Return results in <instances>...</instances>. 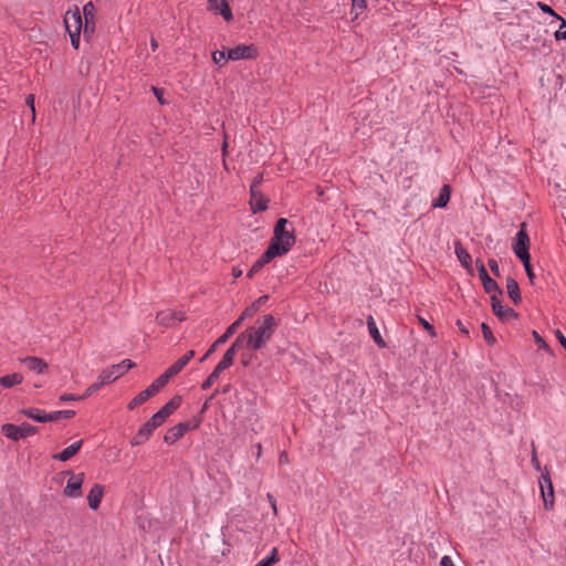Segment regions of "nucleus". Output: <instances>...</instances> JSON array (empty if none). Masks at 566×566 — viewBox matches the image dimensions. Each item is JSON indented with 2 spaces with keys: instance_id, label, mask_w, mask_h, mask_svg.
Segmentation results:
<instances>
[{
  "instance_id": "1",
  "label": "nucleus",
  "mask_w": 566,
  "mask_h": 566,
  "mask_svg": "<svg viewBox=\"0 0 566 566\" xmlns=\"http://www.w3.org/2000/svg\"><path fill=\"white\" fill-rule=\"evenodd\" d=\"M295 242L293 226L286 218H280L274 226L273 237L266 250L269 255L282 256L291 250Z\"/></svg>"
},
{
  "instance_id": "2",
  "label": "nucleus",
  "mask_w": 566,
  "mask_h": 566,
  "mask_svg": "<svg viewBox=\"0 0 566 566\" xmlns=\"http://www.w3.org/2000/svg\"><path fill=\"white\" fill-rule=\"evenodd\" d=\"M276 326L272 314H266L255 322V325L245 329L248 336V348L252 350L261 349L274 334Z\"/></svg>"
},
{
  "instance_id": "3",
  "label": "nucleus",
  "mask_w": 566,
  "mask_h": 566,
  "mask_svg": "<svg viewBox=\"0 0 566 566\" xmlns=\"http://www.w3.org/2000/svg\"><path fill=\"white\" fill-rule=\"evenodd\" d=\"M64 25L70 35L71 45L77 50L80 48V39L83 28L82 13L77 6H73L65 12Z\"/></svg>"
},
{
  "instance_id": "4",
  "label": "nucleus",
  "mask_w": 566,
  "mask_h": 566,
  "mask_svg": "<svg viewBox=\"0 0 566 566\" xmlns=\"http://www.w3.org/2000/svg\"><path fill=\"white\" fill-rule=\"evenodd\" d=\"M527 224L525 222H522L520 226V230L515 234L512 243V250L516 258H518L521 261L531 259L530 255V247L531 241L530 237L526 231Z\"/></svg>"
},
{
  "instance_id": "5",
  "label": "nucleus",
  "mask_w": 566,
  "mask_h": 566,
  "mask_svg": "<svg viewBox=\"0 0 566 566\" xmlns=\"http://www.w3.org/2000/svg\"><path fill=\"white\" fill-rule=\"evenodd\" d=\"M3 436L12 441H19L27 437L33 436L38 432V428L31 426L28 422H23L20 426L13 423H6L1 428Z\"/></svg>"
},
{
  "instance_id": "6",
  "label": "nucleus",
  "mask_w": 566,
  "mask_h": 566,
  "mask_svg": "<svg viewBox=\"0 0 566 566\" xmlns=\"http://www.w3.org/2000/svg\"><path fill=\"white\" fill-rule=\"evenodd\" d=\"M135 366V363L130 359H124L119 364L112 365L101 371L102 378L112 384L123 375H125L130 368Z\"/></svg>"
},
{
  "instance_id": "7",
  "label": "nucleus",
  "mask_w": 566,
  "mask_h": 566,
  "mask_svg": "<svg viewBox=\"0 0 566 566\" xmlns=\"http://www.w3.org/2000/svg\"><path fill=\"white\" fill-rule=\"evenodd\" d=\"M258 49L253 44H239L227 51V61L254 60Z\"/></svg>"
},
{
  "instance_id": "8",
  "label": "nucleus",
  "mask_w": 566,
  "mask_h": 566,
  "mask_svg": "<svg viewBox=\"0 0 566 566\" xmlns=\"http://www.w3.org/2000/svg\"><path fill=\"white\" fill-rule=\"evenodd\" d=\"M71 474V478L69 479L63 493L67 497H80L82 495V485L84 482V473L78 474H72L70 471L67 472Z\"/></svg>"
},
{
  "instance_id": "9",
  "label": "nucleus",
  "mask_w": 566,
  "mask_h": 566,
  "mask_svg": "<svg viewBox=\"0 0 566 566\" xmlns=\"http://www.w3.org/2000/svg\"><path fill=\"white\" fill-rule=\"evenodd\" d=\"M541 493L544 502V507L547 511L554 507V488L548 474L542 475L539 480Z\"/></svg>"
},
{
  "instance_id": "10",
  "label": "nucleus",
  "mask_w": 566,
  "mask_h": 566,
  "mask_svg": "<svg viewBox=\"0 0 566 566\" xmlns=\"http://www.w3.org/2000/svg\"><path fill=\"white\" fill-rule=\"evenodd\" d=\"M268 203L269 200L261 190L250 189V207L253 213L265 211Z\"/></svg>"
},
{
  "instance_id": "11",
  "label": "nucleus",
  "mask_w": 566,
  "mask_h": 566,
  "mask_svg": "<svg viewBox=\"0 0 566 566\" xmlns=\"http://www.w3.org/2000/svg\"><path fill=\"white\" fill-rule=\"evenodd\" d=\"M454 253L460 264L470 273H473L472 258L460 240L454 242Z\"/></svg>"
},
{
  "instance_id": "12",
  "label": "nucleus",
  "mask_w": 566,
  "mask_h": 566,
  "mask_svg": "<svg viewBox=\"0 0 566 566\" xmlns=\"http://www.w3.org/2000/svg\"><path fill=\"white\" fill-rule=\"evenodd\" d=\"M208 9L219 13L228 22L233 19L232 11L227 0H208Z\"/></svg>"
},
{
  "instance_id": "13",
  "label": "nucleus",
  "mask_w": 566,
  "mask_h": 566,
  "mask_svg": "<svg viewBox=\"0 0 566 566\" xmlns=\"http://www.w3.org/2000/svg\"><path fill=\"white\" fill-rule=\"evenodd\" d=\"M491 304L493 312L501 319H510L517 316V313L513 308L502 305L500 296H492Z\"/></svg>"
},
{
  "instance_id": "14",
  "label": "nucleus",
  "mask_w": 566,
  "mask_h": 566,
  "mask_svg": "<svg viewBox=\"0 0 566 566\" xmlns=\"http://www.w3.org/2000/svg\"><path fill=\"white\" fill-rule=\"evenodd\" d=\"M20 363L23 364L30 371L38 375L44 374L48 369V364L40 357L28 356L20 358Z\"/></svg>"
},
{
  "instance_id": "15",
  "label": "nucleus",
  "mask_w": 566,
  "mask_h": 566,
  "mask_svg": "<svg viewBox=\"0 0 566 566\" xmlns=\"http://www.w3.org/2000/svg\"><path fill=\"white\" fill-rule=\"evenodd\" d=\"M156 427L148 420L145 422L132 440V446H140L146 442L153 434Z\"/></svg>"
},
{
  "instance_id": "16",
  "label": "nucleus",
  "mask_w": 566,
  "mask_h": 566,
  "mask_svg": "<svg viewBox=\"0 0 566 566\" xmlns=\"http://www.w3.org/2000/svg\"><path fill=\"white\" fill-rule=\"evenodd\" d=\"M238 329V323H232L226 332L210 346L205 356L200 359V361H205L217 348V346L226 343Z\"/></svg>"
},
{
  "instance_id": "17",
  "label": "nucleus",
  "mask_w": 566,
  "mask_h": 566,
  "mask_svg": "<svg viewBox=\"0 0 566 566\" xmlns=\"http://www.w3.org/2000/svg\"><path fill=\"white\" fill-rule=\"evenodd\" d=\"M104 486L102 484H94L87 494V502L91 510L96 511L103 499Z\"/></svg>"
},
{
  "instance_id": "18",
  "label": "nucleus",
  "mask_w": 566,
  "mask_h": 566,
  "mask_svg": "<svg viewBox=\"0 0 566 566\" xmlns=\"http://www.w3.org/2000/svg\"><path fill=\"white\" fill-rule=\"evenodd\" d=\"M176 319L184 321L185 317L182 315H178L176 312H174L171 310L161 311V312L157 313V315H156V322L164 327L171 326V324Z\"/></svg>"
},
{
  "instance_id": "19",
  "label": "nucleus",
  "mask_w": 566,
  "mask_h": 566,
  "mask_svg": "<svg viewBox=\"0 0 566 566\" xmlns=\"http://www.w3.org/2000/svg\"><path fill=\"white\" fill-rule=\"evenodd\" d=\"M187 432V426L181 424V422L171 427L166 434L164 436V441L168 444L176 443L184 434Z\"/></svg>"
},
{
  "instance_id": "20",
  "label": "nucleus",
  "mask_w": 566,
  "mask_h": 566,
  "mask_svg": "<svg viewBox=\"0 0 566 566\" xmlns=\"http://www.w3.org/2000/svg\"><path fill=\"white\" fill-rule=\"evenodd\" d=\"M83 441L78 440L71 446L66 447L62 452L53 455V459L65 462L74 457L82 447Z\"/></svg>"
},
{
  "instance_id": "21",
  "label": "nucleus",
  "mask_w": 566,
  "mask_h": 566,
  "mask_svg": "<svg viewBox=\"0 0 566 566\" xmlns=\"http://www.w3.org/2000/svg\"><path fill=\"white\" fill-rule=\"evenodd\" d=\"M274 255H269V251L265 250V252L253 263L251 269L249 270L247 276L252 279L256 273L261 271V269L271 262L272 259H274Z\"/></svg>"
},
{
  "instance_id": "22",
  "label": "nucleus",
  "mask_w": 566,
  "mask_h": 566,
  "mask_svg": "<svg viewBox=\"0 0 566 566\" xmlns=\"http://www.w3.org/2000/svg\"><path fill=\"white\" fill-rule=\"evenodd\" d=\"M506 290L509 297L512 300V302L517 305L522 302L521 293H520V286L517 282L513 277L506 279Z\"/></svg>"
},
{
  "instance_id": "23",
  "label": "nucleus",
  "mask_w": 566,
  "mask_h": 566,
  "mask_svg": "<svg viewBox=\"0 0 566 566\" xmlns=\"http://www.w3.org/2000/svg\"><path fill=\"white\" fill-rule=\"evenodd\" d=\"M367 326H368V331H369V334L371 336V338L374 339V342L381 348H385L386 347V343L385 340L382 339L380 333H379V329L376 325V322L374 319V317L371 315H369L367 317Z\"/></svg>"
},
{
  "instance_id": "24",
  "label": "nucleus",
  "mask_w": 566,
  "mask_h": 566,
  "mask_svg": "<svg viewBox=\"0 0 566 566\" xmlns=\"http://www.w3.org/2000/svg\"><path fill=\"white\" fill-rule=\"evenodd\" d=\"M451 195V187L449 185H443L440 189L438 198L432 201L433 208H444L447 207Z\"/></svg>"
},
{
  "instance_id": "25",
  "label": "nucleus",
  "mask_w": 566,
  "mask_h": 566,
  "mask_svg": "<svg viewBox=\"0 0 566 566\" xmlns=\"http://www.w3.org/2000/svg\"><path fill=\"white\" fill-rule=\"evenodd\" d=\"M21 413H23L25 417H28L34 421H38V422H49L50 421V419H48V412H45L42 409L28 408V409L21 410Z\"/></svg>"
},
{
  "instance_id": "26",
  "label": "nucleus",
  "mask_w": 566,
  "mask_h": 566,
  "mask_svg": "<svg viewBox=\"0 0 566 566\" xmlns=\"http://www.w3.org/2000/svg\"><path fill=\"white\" fill-rule=\"evenodd\" d=\"M22 381H23V376L19 373H13V374L0 377V386L2 388H11L13 386L20 385Z\"/></svg>"
},
{
  "instance_id": "27",
  "label": "nucleus",
  "mask_w": 566,
  "mask_h": 566,
  "mask_svg": "<svg viewBox=\"0 0 566 566\" xmlns=\"http://www.w3.org/2000/svg\"><path fill=\"white\" fill-rule=\"evenodd\" d=\"M182 402L181 396L172 397L166 405H164L159 410L163 415L168 418L175 410H177Z\"/></svg>"
},
{
  "instance_id": "28",
  "label": "nucleus",
  "mask_w": 566,
  "mask_h": 566,
  "mask_svg": "<svg viewBox=\"0 0 566 566\" xmlns=\"http://www.w3.org/2000/svg\"><path fill=\"white\" fill-rule=\"evenodd\" d=\"M482 285L485 293H488L491 298L492 296H501L503 293L499 284L492 277L490 280H486V282H484Z\"/></svg>"
},
{
  "instance_id": "29",
  "label": "nucleus",
  "mask_w": 566,
  "mask_h": 566,
  "mask_svg": "<svg viewBox=\"0 0 566 566\" xmlns=\"http://www.w3.org/2000/svg\"><path fill=\"white\" fill-rule=\"evenodd\" d=\"M235 355H233V348H228L224 353L222 359L219 361V364L216 366L219 370L223 371L224 369L232 366L234 361Z\"/></svg>"
},
{
  "instance_id": "30",
  "label": "nucleus",
  "mask_w": 566,
  "mask_h": 566,
  "mask_svg": "<svg viewBox=\"0 0 566 566\" xmlns=\"http://www.w3.org/2000/svg\"><path fill=\"white\" fill-rule=\"evenodd\" d=\"M75 416L74 410H60V411H53L48 413V419L50 421H56L60 419H71Z\"/></svg>"
},
{
  "instance_id": "31",
  "label": "nucleus",
  "mask_w": 566,
  "mask_h": 566,
  "mask_svg": "<svg viewBox=\"0 0 566 566\" xmlns=\"http://www.w3.org/2000/svg\"><path fill=\"white\" fill-rule=\"evenodd\" d=\"M83 18H84V22L92 23V24H93V22H95V7L92 1L84 4Z\"/></svg>"
},
{
  "instance_id": "32",
  "label": "nucleus",
  "mask_w": 566,
  "mask_h": 566,
  "mask_svg": "<svg viewBox=\"0 0 566 566\" xmlns=\"http://www.w3.org/2000/svg\"><path fill=\"white\" fill-rule=\"evenodd\" d=\"M172 378L169 371L166 369L164 374H161L155 381L151 382V386L159 392L161 388H164L168 381Z\"/></svg>"
},
{
  "instance_id": "33",
  "label": "nucleus",
  "mask_w": 566,
  "mask_h": 566,
  "mask_svg": "<svg viewBox=\"0 0 566 566\" xmlns=\"http://www.w3.org/2000/svg\"><path fill=\"white\" fill-rule=\"evenodd\" d=\"M353 1V6H352V14L353 15V20H356L359 14L366 9V0H352Z\"/></svg>"
},
{
  "instance_id": "34",
  "label": "nucleus",
  "mask_w": 566,
  "mask_h": 566,
  "mask_svg": "<svg viewBox=\"0 0 566 566\" xmlns=\"http://www.w3.org/2000/svg\"><path fill=\"white\" fill-rule=\"evenodd\" d=\"M243 344L248 346V336L245 332L241 333L229 348H233V355H237L238 350L242 348Z\"/></svg>"
},
{
  "instance_id": "35",
  "label": "nucleus",
  "mask_w": 566,
  "mask_h": 566,
  "mask_svg": "<svg viewBox=\"0 0 566 566\" xmlns=\"http://www.w3.org/2000/svg\"><path fill=\"white\" fill-rule=\"evenodd\" d=\"M187 366V363L181 357L177 359L167 370L169 374L175 377L177 376L185 367Z\"/></svg>"
},
{
  "instance_id": "36",
  "label": "nucleus",
  "mask_w": 566,
  "mask_h": 566,
  "mask_svg": "<svg viewBox=\"0 0 566 566\" xmlns=\"http://www.w3.org/2000/svg\"><path fill=\"white\" fill-rule=\"evenodd\" d=\"M221 373L222 371L216 367L213 371L208 376V378L202 382L201 388L203 390L209 389L213 385V382L219 378Z\"/></svg>"
},
{
  "instance_id": "37",
  "label": "nucleus",
  "mask_w": 566,
  "mask_h": 566,
  "mask_svg": "<svg viewBox=\"0 0 566 566\" xmlns=\"http://www.w3.org/2000/svg\"><path fill=\"white\" fill-rule=\"evenodd\" d=\"M481 329H482V334H483V337H484L485 342L489 345H494L496 339H495V337H494L490 326L486 323H482L481 324Z\"/></svg>"
},
{
  "instance_id": "38",
  "label": "nucleus",
  "mask_w": 566,
  "mask_h": 566,
  "mask_svg": "<svg viewBox=\"0 0 566 566\" xmlns=\"http://www.w3.org/2000/svg\"><path fill=\"white\" fill-rule=\"evenodd\" d=\"M158 391L155 389V387H153L151 385H149L145 390L140 391L137 397H138V400H140L143 403L146 402L150 397L157 395Z\"/></svg>"
},
{
  "instance_id": "39",
  "label": "nucleus",
  "mask_w": 566,
  "mask_h": 566,
  "mask_svg": "<svg viewBox=\"0 0 566 566\" xmlns=\"http://www.w3.org/2000/svg\"><path fill=\"white\" fill-rule=\"evenodd\" d=\"M475 263H476V269H478V272H479V277H480V280H481L482 284H483L484 282H486V280H490L491 276L489 275V273L486 271V268H485V265L483 264V262L481 260L478 259L475 261Z\"/></svg>"
},
{
  "instance_id": "40",
  "label": "nucleus",
  "mask_w": 566,
  "mask_h": 566,
  "mask_svg": "<svg viewBox=\"0 0 566 566\" xmlns=\"http://www.w3.org/2000/svg\"><path fill=\"white\" fill-rule=\"evenodd\" d=\"M255 313V307L254 305L252 306H249L247 307L242 313L241 315L233 322V323H238V328L240 327V325L242 324V322L248 318V317H251L253 314Z\"/></svg>"
},
{
  "instance_id": "41",
  "label": "nucleus",
  "mask_w": 566,
  "mask_h": 566,
  "mask_svg": "<svg viewBox=\"0 0 566 566\" xmlns=\"http://www.w3.org/2000/svg\"><path fill=\"white\" fill-rule=\"evenodd\" d=\"M201 422H202V417L196 416V417H192V419H190L188 421L181 422V424H186L187 431H189V430H195V429L199 428Z\"/></svg>"
},
{
  "instance_id": "42",
  "label": "nucleus",
  "mask_w": 566,
  "mask_h": 566,
  "mask_svg": "<svg viewBox=\"0 0 566 566\" xmlns=\"http://www.w3.org/2000/svg\"><path fill=\"white\" fill-rule=\"evenodd\" d=\"M166 419H167V418H166V416H165V415H163V413L160 412V410H158L156 413H154V415L151 416V418L149 419V421H150V422H151L156 428H158V427H160V426L166 421Z\"/></svg>"
},
{
  "instance_id": "43",
  "label": "nucleus",
  "mask_w": 566,
  "mask_h": 566,
  "mask_svg": "<svg viewBox=\"0 0 566 566\" xmlns=\"http://www.w3.org/2000/svg\"><path fill=\"white\" fill-rule=\"evenodd\" d=\"M524 265V269H525V272H526V275L531 282V284H534V279H535V274L533 272V268L531 265V259H526V260H522L521 261Z\"/></svg>"
},
{
  "instance_id": "44",
  "label": "nucleus",
  "mask_w": 566,
  "mask_h": 566,
  "mask_svg": "<svg viewBox=\"0 0 566 566\" xmlns=\"http://www.w3.org/2000/svg\"><path fill=\"white\" fill-rule=\"evenodd\" d=\"M95 31V22L92 23H87V22H84L83 23V28H82V32H83V36L85 40H88L92 34L94 33Z\"/></svg>"
},
{
  "instance_id": "45",
  "label": "nucleus",
  "mask_w": 566,
  "mask_h": 566,
  "mask_svg": "<svg viewBox=\"0 0 566 566\" xmlns=\"http://www.w3.org/2000/svg\"><path fill=\"white\" fill-rule=\"evenodd\" d=\"M557 19L562 21V24L559 29L555 32V39L557 41L566 40V30H564V28L566 27V21L562 17H557Z\"/></svg>"
},
{
  "instance_id": "46",
  "label": "nucleus",
  "mask_w": 566,
  "mask_h": 566,
  "mask_svg": "<svg viewBox=\"0 0 566 566\" xmlns=\"http://www.w3.org/2000/svg\"><path fill=\"white\" fill-rule=\"evenodd\" d=\"M212 60L216 64H220L221 61H227V51L216 50L214 52H212Z\"/></svg>"
},
{
  "instance_id": "47",
  "label": "nucleus",
  "mask_w": 566,
  "mask_h": 566,
  "mask_svg": "<svg viewBox=\"0 0 566 566\" xmlns=\"http://www.w3.org/2000/svg\"><path fill=\"white\" fill-rule=\"evenodd\" d=\"M107 385V381L102 378V375L99 374L97 377V380L93 382L91 386H88V391L96 392L99 390L103 386Z\"/></svg>"
},
{
  "instance_id": "48",
  "label": "nucleus",
  "mask_w": 566,
  "mask_h": 566,
  "mask_svg": "<svg viewBox=\"0 0 566 566\" xmlns=\"http://www.w3.org/2000/svg\"><path fill=\"white\" fill-rule=\"evenodd\" d=\"M533 337H534V340H535V343L537 344V346L539 348L545 349V350L549 349L547 343L544 340V338L536 331H533Z\"/></svg>"
},
{
  "instance_id": "49",
  "label": "nucleus",
  "mask_w": 566,
  "mask_h": 566,
  "mask_svg": "<svg viewBox=\"0 0 566 566\" xmlns=\"http://www.w3.org/2000/svg\"><path fill=\"white\" fill-rule=\"evenodd\" d=\"M488 265L491 270V272L493 273L494 276L496 277H500L501 276V273H500V266H499V263L495 259H489L488 261Z\"/></svg>"
},
{
  "instance_id": "50",
  "label": "nucleus",
  "mask_w": 566,
  "mask_h": 566,
  "mask_svg": "<svg viewBox=\"0 0 566 566\" xmlns=\"http://www.w3.org/2000/svg\"><path fill=\"white\" fill-rule=\"evenodd\" d=\"M418 321L423 326V328L429 332L431 337H436L434 327L427 319L419 316Z\"/></svg>"
},
{
  "instance_id": "51",
  "label": "nucleus",
  "mask_w": 566,
  "mask_h": 566,
  "mask_svg": "<svg viewBox=\"0 0 566 566\" xmlns=\"http://www.w3.org/2000/svg\"><path fill=\"white\" fill-rule=\"evenodd\" d=\"M263 182V174H258L253 180H252V184L250 186V189H253V190H260V187Z\"/></svg>"
},
{
  "instance_id": "52",
  "label": "nucleus",
  "mask_w": 566,
  "mask_h": 566,
  "mask_svg": "<svg viewBox=\"0 0 566 566\" xmlns=\"http://www.w3.org/2000/svg\"><path fill=\"white\" fill-rule=\"evenodd\" d=\"M254 357H255V356H254V354H252V353H242V354H241V364H242L244 367H247V366H249V365L252 363V360L254 359Z\"/></svg>"
},
{
  "instance_id": "53",
  "label": "nucleus",
  "mask_w": 566,
  "mask_h": 566,
  "mask_svg": "<svg viewBox=\"0 0 566 566\" xmlns=\"http://www.w3.org/2000/svg\"><path fill=\"white\" fill-rule=\"evenodd\" d=\"M538 7L539 9L545 12V13H548L551 15H554L555 18L559 17L557 13H555V11L548 6V4H545V3H542V2H538Z\"/></svg>"
},
{
  "instance_id": "54",
  "label": "nucleus",
  "mask_w": 566,
  "mask_h": 566,
  "mask_svg": "<svg viewBox=\"0 0 566 566\" xmlns=\"http://www.w3.org/2000/svg\"><path fill=\"white\" fill-rule=\"evenodd\" d=\"M25 102H27V105L30 107L31 113H32V118L34 119V117H35L34 95L33 94L28 95Z\"/></svg>"
},
{
  "instance_id": "55",
  "label": "nucleus",
  "mask_w": 566,
  "mask_h": 566,
  "mask_svg": "<svg viewBox=\"0 0 566 566\" xmlns=\"http://www.w3.org/2000/svg\"><path fill=\"white\" fill-rule=\"evenodd\" d=\"M78 396L72 395V394H64L60 397L61 401H77Z\"/></svg>"
},
{
  "instance_id": "56",
  "label": "nucleus",
  "mask_w": 566,
  "mask_h": 566,
  "mask_svg": "<svg viewBox=\"0 0 566 566\" xmlns=\"http://www.w3.org/2000/svg\"><path fill=\"white\" fill-rule=\"evenodd\" d=\"M268 557L273 560V564H276L280 559L277 548L273 547Z\"/></svg>"
},
{
  "instance_id": "57",
  "label": "nucleus",
  "mask_w": 566,
  "mask_h": 566,
  "mask_svg": "<svg viewBox=\"0 0 566 566\" xmlns=\"http://www.w3.org/2000/svg\"><path fill=\"white\" fill-rule=\"evenodd\" d=\"M556 337L560 345L566 349V337L559 329L556 331Z\"/></svg>"
},
{
  "instance_id": "58",
  "label": "nucleus",
  "mask_w": 566,
  "mask_h": 566,
  "mask_svg": "<svg viewBox=\"0 0 566 566\" xmlns=\"http://www.w3.org/2000/svg\"><path fill=\"white\" fill-rule=\"evenodd\" d=\"M440 565H441V566H454V564H453V562H452L451 557H450V556H447V555H446V556H443V557L441 558V560H440Z\"/></svg>"
},
{
  "instance_id": "59",
  "label": "nucleus",
  "mask_w": 566,
  "mask_h": 566,
  "mask_svg": "<svg viewBox=\"0 0 566 566\" xmlns=\"http://www.w3.org/2000/svg\"><path fill=\"white\" fill-rule=\"evenodd\" d=\"M457 326L459 327V329L461 331L462 334H464L467 336L469 335V329L461 319L457 321Z\"/></svg>"
},
{
  "instance_id": "60",
  "label": "nucleus",
  "mask_w": 566,
  "mask_h": 566,
  "mask_svg": "<svg viewBox=\"0 0 566 566\" xmlns=\"http://www.w3.org/2000/svg\"><path fill=\"white\" fill-rule=\"evenodd\" d=\"M143 405L140 400H138V397L136 396L127 406L129 410L135 409L137 406Z\"/></svg>"
},
{
  "instance_id": "61",
  "label": "nucleus",
  "mask_w": 566,
  "mask_h": 566,
  "mask_svg": "<svg viewBox=\"0 0 566 566\" xmlns=\"http://www.w3.org/2000/svg\"><path fill=\"white\" fill-rule=\"evenodd\" d=\"M280 464H286L289 463V455L286 451H282L279 457Z\"/></svg>"
},
{
  "instance_id": "62",
  "label": "nucleus",
  "mask_w": 566,
  "mask_h": 566,
  "mask_svg": "<svg viewBox=\"0 0 566 566\" xmlns=\"http://www.w3.org/2000/svg\"><path fill=\"white\" fill-rule=\"evenodd\" d=\"M258 566H273V560L270 559L269 557H265L263 559H261L258 564Z\"/></svg>"
},
{
  "instance_id": "63",
  "label": "nucleus",
  "mask_w": 566,
  "mask_h": 566,
  "mask_svg": "<svg viewBox=\"0 0 566 566\" xmlns=\"http://www.w3.org/2000/svg\"><path fill=\"white\" fill-rule=\"evenodd\" d=\"M195 357V350H188L184 356H181L182 359L188 364L192 358Z\"/></svg>"
},
{
  "instance_id": "64",
  "label": "nucleus",
  "mask_w": 566,
  "mask_h": 566,
  "mask_svg": "<svg viewBox=\"0 0 566 566\" xmlns=\"http://www.w3.org/2000/svg\"><path fill=\"white\" fill-rule=\"evenodd\" d=\"M153 91H154V94L156 95L157 99L159 101L160 104H165L164 99H163V91L157 88V87H153Z\"/></svg>"
}]
</instances>
